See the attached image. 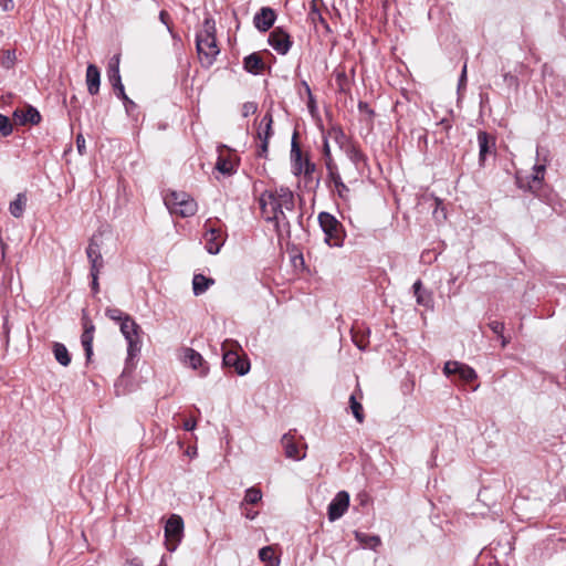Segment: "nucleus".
<instances>
[{"instance_id": "2f4dec72", "label": "nucleus", "mask_w": 566, "mask_h": 566, "mask_svg": "<svg viewBox=\"0 0 566 566\" xmlns=\"http://www.w3.org/2000/svg\"><path fill=\"white\" fill-rule=\"evenodd\" d=\"M355 537L360 544L369 548H376L380 544V538L378 536L356 532Z\"/></svg>"}, {"instance_id": "cd10ccee", "label": "nucleus", "mask_w": 566, "mask_h": 566, "mask_svg": "<svg viewBox=\"0 0 566 566\" xmlns=\"http://www.w3.org/2000/svg\"><path fill=\"white\" fill-rule=\"evenodd\" d=\"M53 354L55 359L64 367L69 366L71 363V356L69 354L67 348L61 343H54L53 345Z\"/></svg>"}, {"instance_id": "a18cd8bd", "label": "nucleus", "mask_w": 566, "mask_h": 566, "mask_svg": "<svg viewBox=\"0 0 566 566\" xmlns=\"http://www.w3.org/2000/svg\"><path fill=\"white\" fill-rule=\"evenodd\" d=\"M489 327L494 334L502 336L504 331V324L502 322L492 321L489 323Z\"/></svg>"}, {"instance_id": "c03bdc74", "label": "nucleus", "mask_w": 566, "mask_h": 566, "mask_svg": "<svg viewBox=\"0 0 566 566\" xmlns=\"http://www.w3.org/2000/svg\"><path fill=\"white\" fill-rule=\"evenodd\" d=\"M315 171V165L305 157L302 174L306 177H311Z\"/></svg>"}, {"instance_id": "423d86ee", "label": "nucleus", "mask_w": 566, "mask_h": 566, "mask_svg": "<svg viewBox=\"0 0 566 566\" xmlns=\"http://www.w3.org/2000/svg\"><path fill=\"white\" fill-rule=\"evenodd\" d=\"M119 328L124 337L128 343V356L134 357L140 349L139 331L140 327L134 321L132 316H127L123 322L119 323Z\"/></svg>"}, {"instance_id": "9d476101", "label": "nucleus", "mask_w": 566, "mask_h": 566, "mask_svg": "<svg viewBox=\"0 0 566 566\" xmlns=\"http://www.w3.org/2000/svg\"><path fill=\"white\" fill-rule=\"evenodd\" d=\"M272 123L273 118L270 113H266L261 119L259 129H258V138L260 139L258 155L260 157H266L269 149V138L272 135Z\"/></svg>"}, {"instance_id": "72a5a7b5", "label": "nucleus", "mask_w": 566, "mask_h": 566, "mask_svg": "<svg viewBox=\"0 0 566 566\" xmlns=\"http://www.w3.org/2000/svg\"><path fill=\"white\" fill-rule=\"evenodd\" d=\"M216 169L219 172L229 176V175H231L234 171V165H233V163L230 159L223 158V157H219L218 161L216 164Z\"/></svg>"}, {"instance_id": "2eb2a0df", "label": "nucleus", "mask_w": 566, "mask_h": 566, "mask_svg": "<svg viewBox=\"0 0 566 566\" xmlns=\"http://www.w3.org/2000/svg\"><path fill=\"white\" fill-rule=\"evenodd\" d=\"M275 20V11L270 7H262L254 15L253 23L259 31L266 32L273 27Z\"/></svg>"}, {"instance_id": "f704fd0d", "label": "nucleus", "mask_w": 566, "mask_h": 566, "mask_svg": "<svg viewBox=\"0 0 566 566\" xmlns=\"http://www.w3.org/2000/svg\"><path fill=\"white\" fill-rule=\"evenodd\" d=\"M350 409L356 420L361 423L364 421V411L360 402L356 400L354 395L349 398Z\"/></svg>"}, {"instance_id": "49530a36", "label": "nucleus", "mask_w": 566, "mask_h": 566, "mask_svg": "<svg viewBox=\"0 0 566 566\" xmlns=\"http://www.w3.org/2000/svg\"><path fill=\"white\" fill-rule=\"evenodd\" d=\"M159 20L167 27L168 31L172 33L171 27H170V15L167 11L161 10L159 13Z\"/></svg>"}, {"instance_id": "6e6d98bb", "label": "nucleus", "mask_w": 566, "mask_h": 566, "mask_svg": "<svg viewBox=\"0 0 566 566\" xmlns=\"http://www.w3.org/2000/svg\"><path fill=\"white\" fill-rule=\"evenodd\" d=\"M501 338V345L502 347H505L507 344H509V340L504 337V335L502 334V336H499Z\"/></svg>"}, {"instance_id": "de8ad7c7", "label": "nucleus", "mask_w": 566, "mask_h": 566, "mask_svg": "<svg viewBox=\"0 0 566 566\" xmlns=\"http://www.w3.org/2000/svg\"><path fill=\"white\" fill-rule=\"evenodd\" d=\"M76 146L80 154H84L85 150V139L82 134L76 136Z\"/></svg>"}, {"instance_id": "39448f33", "label": "nucleus", "mask_w": 566, "mask_h": 566, "mask_svg": "<svg viewBox=\"0 0 566 566\" xmlns=\"http://www.w3.org/2000/svg\"><path fill=\"white\" fill-rule=\"evenodd\" d=\"M319 226L325 234V242L331 247H339L343 243V227L340 222L328 212L318 214Z\"/></svg>"}, {"instance_id": "aec40b11", "label": "nucleus", "mask_w": 566, "mask_h": 566, "mask_svg": "<svg viewBox=\"0 0 566 566\" xmlns=\"http://www.w3.org/2000/svg\"><path fill=\"white\" fill-rule=\"evenodd\" d=\"M478 143H479V161L482 165L489 154L495 147V138L489 135L486 132L480 130L478 133Z\"/></svg>"}, {"instance_id": "c85d7f7f", "label": "nucleus", "mask_w": 566, "mask_h": 566, "mask_svg": "<svg viewBox=\"0 0 566 566\" xmlns=\"http://www.w3.org/2000/svg\"><path fill=\"white\" fill-rule=\"evenodd\" d=\"M262 500V492L260 489L252 486L245 491L244 499L240 504L244 509L248 504H258Z\"/></svg>"}, {"instance_id": "a211bd4d", "label": "nucleus", "mask_w": 566, "mask_h": 566, "mask_svg": "<svg viewBox=\"0 0 566 566\" xmlns=\"http://www.w3.org/2000/svg\"><path fill=\"white\" fill-rule=\"evenodd\" d=\"M282 447L284 449V453L286 458L293 459V460H302L305 458L306 453L305 451H302L297 443L295 442L294 436L292 434V431L285 433L281 439Z\"/></svg>"}, {"instance_id": "1a4fd4ad", "label": "nucleus", "mask_w": 566, "mask_h": 566, "mask_svg": "<svg viewBox=\"0 0 566 566\" xmlns=\"http://www.w3.org/2000/svg\"><path fill=\"white\" fill-rule=\"evenodd\" d=\"M206 233V249L210 254L219 253L221 247L224 243V237L221 229H217L212 226L210 220H207L205 223Z\"/></svg>"}, {"instance_id": "b1692460", "label": "nucleus", "mask_w": 566, "mask_h": 566, "mask_svg": "<svg viewBox=\"0 0 566 566\" xmlns=\"http://www.w3.org/2000/svg\"><path fill=\"white\" fill-rule=\"evenodd\" d=\"M214 284V280L207 277L203 274H195L192 279V291L196 296L203 294L211 285Z\"/></svg>"}, {"instance_id": "f03ea898", "label": "nucleus", "mask_w": 566, "mask_h": 566, "mask_svg": "<svg viewBox=\"0 0 566 566\" xmlns=\"http://www.w3.org/2000/svg\"><path fill=\"white\" fill-rule=\"evenodd\" d=\"M214 33L216 22L211 17H208L205 19L203 30L197 34L196 39L199 60L205 67H210L220 52Z\"/></svg>"}, {"instance_id": "864d4df0", "label": "nucleus", "mask_w": 566, "mask_h": 566, "mask_svg": "<svg viewBox=\"0 0 566 566\" xmlns=\"http://www.w3.org/2000/svg\"><path fill=\"white\" fill-rule=\"evenodd\" d=\"M465 78H467V65H464V67L462 70V74L460 77V85L465 82Z\"/></svg>"}, {"instance_id": "473e14b6", "label": "nucleus", "mask_w": 566, "mask_h": 566, "mask_svg": "<svg viewBox=\"0 0 566 566\" xmlns=\"http://www.w3.org/2000/svg\"><path fill=\"white\" fill-rule=\"evenodd\" d=\"M17 55L14 50H3L0 55V64L4 69H11L14 65Z\"/></svg>"}, {"instance_id": "603ef678", "label": "nucleus", "mask_w": 566, "mask_h": 566, "mask_svg": "<svg viewBox=\"0 0 566 566\" xmlns=\"http://www.w3.org/2000/svg\"><path fill=\"white\" fill-rule=\"evenodd\" d=\"M196 428V421L195 420H186L184 422V429L187 431H192Z\"/></svg>"}, {"instance_id": "9b49d317", "label": "nucleus", "mask_w": 566, "mask_h": 566, "mask_svg": "<svg viewBox=\"0 0 566 566\" xmlns=\"http://www.w3.org/2000/svg\"><path fill=\"white\" fill-rule=\"evenodd\" d=\"M349 506V494L346 491L338 492L328 505L327 515L331 522L342 517Z\"/></svg>"}, {"instance_id": "3c124183", "label": "nucleus", "mask_w": 566, "mask_h": 566, "mask_svg": "<svg viewBox=\"0 0 566 566\" xmlns=\"http://www.w3.org/2000/svg\"><path fill=\"white\" fill-rule=\"evenodd\" d=\"M241 510H242L243 515L248 520H254L258 516V512L256 511H252V510L248 509L247 506L244 509H241Z\"/></svg>"}, {"instance_id": "393cba45", "label": "nucleus", "mask_w": 566, "mask_h": 566, "mask_svg": "<svg viewBox=\"0 0 566 566\" xmlns=\"http://www.w3.org/2000/svg\"><path fill=\"white\" fill-rule=\"evenodd\" d=\"M243 64H244L245 71H248L249 73H252V74H259L264 69V62L258 53H252V54L248 55L244 59Z\"/></svg>"}, {"instance_id": "412c9836", "label": "nucleus", "mask_w": 566, "mask_h": 566, "mask_svg": "<svg viewBox=\"0 0 566 566\" xmlns=\"http://www.w3.org/2000/svg\"><path fill=\"white\" fill-rule=\"evenodd\" d=\"M304 159L305 158L303 157L302 150L296 140V134H294L293 139H292V145H291V163H292L293 174L295 176L302 175Z\"/></svg>"}, {"instance_id": "4be33fe9", "label": "nucleus", "mask_w": 566, "mask_h": 566, "mask_svg": "<svg viewBox=\"0 0 566 566\" xmlns=\"http://www.w3.org/2000/svg\"><path fill=\"white\" fill-rule=\"evenodd\" d=\"M101 73L96 65L88 64L86 69V85L91 95H96L99 91Z\"/></svg>"}, {"instance_id": "a19ab883", "label": "nucleus", "mask_w": 566, "mask_h": 566, "mask_svg": "<svg viewBox=\"0 0 566 566\" xmlns=\"http://www.w3.org/2000/svg\"><path fill=\"white\" fill-rule=\"evenodd\" d=\"M544 174H545V165H535L533 182L539 184L544 179Z\"/></svg>"}, {"instance_id": "7c9ffc66", "label": "nucleus", "mask_w": 566, "mask_h": 566, "mask_svg": "<svg viewBox=\"0 0 566 566\" xmlns=\"http://www.w3.org/2000/svg\"><path fill=\"white\" fill-rule=\"evenodd\" d=\"M260 559L268 566H279L280 562L274 556V549L272 546H265L259 551Z\"/></svg>"}, {"instance_id": "6e6552de", "label": "nucleus", "mask_w": 566, "mask_h": 566, "mask_svg": "<svg viewBox=\"0 0 566 566\" xmlns=\"http://www.w3.org/2000/svg\"><path fill=\"white\" fill-rule=\"evenodd\" d=\"M107 75L109 83L112 84L117 97L123 101H128V96L125 93L124 85L122 83L119 74V56L115 55L111 59L107 69Z\"/></svg>"}, {"instance_id": "5fc2aeb1", "label": "nucleus", "mask_w": 566, "mask_h": 566, "mask_svg": "<svg viewBox=\"0 0 566 566\" xmlns=\"http://www.w3.org/2000/svg\"><path fill=\"white\" fill-rule=\"evenodd\" d=\"M123 102L125 104V107H126L127 112H129L130 107L135 106V103L132 99H129V98H128V101H123Z\"/></svg>"}, {"instance_id": "0eeeda50", "label": "nucleus", "mask_w": 566, "mask_h": 566, "mask_svg": "<svg viewBox=\"0 0 566 566\" xmlns=\"http://www.w3.org/2000/svg\"><path fill=\"white\" fill-rule=\"evenodd\" d=\"M184 536V521L177 515L172 514L165 525V537L167 549L172 552L177 548Z\"/></svg>"}, {"instance_id": "ddd939ff", "label": "nucleus", "mask_w": 566, "mask_h": 566, "mask_svg": "<svg viewBox=\"0 0 566 566\" xmlns=\"http://www.w3.org/2000/svg\"><path fill=\"white\" fill-rule=\"evenodd\" d=\"M443 371L447 376L458 374L459 377L467 382H470L478 377L473 368L455 360L447 361L444 364Z\"/></svg>"}, {"instance_id": "6ab92c4d", "label": "nucleus", "mask_w": 566, "mask_h": 566, "mask_svg": "<svg viewBox=\"0 0 566 566\" xmlns=\"http://www.w3.org/2000/svg\"><path fill=\"white\" fill-rule=\"evenodd\" d=\"M13 120L18 125H25L28 123L36 125L41 120V115L36 108L28 106L23 109H15L13 113Z\"/></svg>"}, {"instance_id": "09e8293b", "label": "nucleus", "mask_w": 566, "mask_h": 566, "mask_svg": "<svg viewBox=\"0 0 566 566\" xmlns=\"http://www.w3.org/2000/svg\"><path fill=\"white\" fill-rule=\"evenodd\" d=\"M0 7L3 11H11L14 8L13 0H0Z\"/></svg>"}, {"instance_id": "c9c22d12", "label": "nucleus", "mask_w": 566, "mask_h": 566, "mask_svg": "<svg viewBox=\"0 0 566 566\" xmlns=\"http://www.w3.org/2000/svg\"><path fill=\"white\" fill-rule=\"evenodd\" d=\"M348 157H349V160H350V165L354 166V168L356 170L359 169V166L361 164H364L365 161V157L363 155V153L356 148H352L349 151H348Z\"/></svg>"}, {"instance_id": "8fccbe9b", "label": "nucleus", "mask_w": 566, "mask_h": 566, "mask_svg": "<svg viewBox=\"0 0 566 566\" xmlns=\"http://www.w3.org/2000/svg\"><path fill=\"white\" fill-rule=\"evenodd\" d=\"M98 275H99V273L91 272L92 290L94 291V293L98 292Z\"/></svg>"}, {"instance_id": "dca6fc26", "label": "nucleus", "mask_w": 566, "mask_h": 566, "mask_svg": "<svg viewBox=\"0 0 566 566\" xmlns=\"http://www.w3.org/2000/svg\"><path fill=\"white\" fill-rule=\"evenodd\" d=\"M86 255L91 264V272L101 273L104 266V260L101 253V244L96 241V237L90 240L86 248Z\"/></svg>"}, {"instance_id": "ea45409f", "label": "nucleus", "mask_w": 566, "mask_h": 566, "mask_svg": "<svg viewBox=\"0 0 566 566\" xmlns=\"http://www.w3.org/2000/svg\"><path fill=\"white\" fill-rule=\"evenodd\" d=\"M258 109V105L254 102H247L242 105V116L248 117L253 115Z\"/></svg>"}, {"instance_id": "58836bf2", "label": "nucleus", "mask_w": 566, "mask_h": 566, "mask_svg": "<svg viewBox=\"0 0 566 566\" xmlns=\"http://www.w3.org/2000/svg\"><path fill=\"white\" fill-rule=\"evenodd\" d=\"M422 283L420 280L416 281L413 284V292L417 297L418 304L427 305V302L424 300V296L421 292Z\"/></svg>"}, {"instance_id": "4c0bfd02", "label": "nucleus", "mask_w": 566, "mask_h": 566, "mask_svg": "<svg viewBox=\"0 0 566 566\" xmlns=\"http://www.w3.org/2000/svg\"><path fill=\"white\" fill-rule=\"evenodd\" d=\"M105 314L109 319L118 323L123 322L124 318L128 316V314L124 313L118 308H106Z\"/></svg>"}, {"instance_id": "37998d69", "label": "nucleus", "mask_w": 566, "mask_h": 566, "mask_svg": "<svg viewBox=\"0 0 566 566\" xmlns=\"http://www.w3.org/2000/svg\"><path fill=\"white\" fill-rule=\"evenodd\" d=\"M344 176L348 182L355 181L357 180V170L352 165L344 167Z\"/></svg>"}, {"instance_id": "a878e982", "label": "nucleus", "mask_w": 566, "mask_h": 566, "mask_svg": "<svg viewBox=\"0 0 566 566\" xmlns=\"http://www.w3.org/2000/svg\"><path fill=\"white\" fill-rule=\"evenodd\" d=\"M27 201L25 193H18L17 198L9 206L10 213L14 218H21L27 207Z\"/></svg>"}, {"instance_id": "20e7f679", "label": "nucleus", "mask_w": 566, "mask_h": 566, "mask_svg": "<svg viewBox=\"0 0 566 566\" xmlns=\"http://www.w3.org/2000/svg\"><path fill=\"white\" fill-rule=\"evenodd\" d=\"M241 346L233 340H226L222 344L223 364L227 367H233L238 375H245L250 370V363L245 356H241Z\"/></svg>"}, {"instance_id": "79ce46f5", "label": "nucleus", "mask_w": 566, "mask_h": 566, "mask_svg": "<svg viewBox=\"0 0 566 566\" xmlns=\"http://www.w3.org/2000/svg\"><path fill=\"white\" fill-rule=\"evenodd\" d=\"M323 154L325 158V165L327 166L328 163L335 164L333 161L332 155H331V143L327 139H323Z\"/></svg>"}, {"instance_id": "bb28decb", "label": "nucleus", "mask_w": 566, "mask_h": 566, "mask_svg": "<svg viewBox=\"0 0 566 566\" xmlns=\"http://www.w3.org/2000/svg\"><path fill=\"white\" fill-rule=\"evenodd\" d=\"M323 139H327L329 143L334 142L337 146L342 147L345 143L346 136L339 127L333 126L324 133Z\"/></svg>"}, {"instance_id": "f3484780", "label": "nucleus", "mask_w": 566, "mask_h": 566, "mask_svg": "<svg viewBox=\"0 0 566 566\" xmlns=\"http://www.w3.org/2000/svg\"><path fill=\"white\" fill-rule=\"evenodd\" d=\"M326 169H327L328 180L333 184L338 197L346 200L349 195V188L343 181L342 176L337 171V166L335 164L328 163Z\"/></svg>"}, {"instance_id": "5701e85b", "label": "nucleus", "mask_w": 566, "mask_h": 566, "mask_svg": "<svg viewBox=\"0 0 566 566\" xmlns=\"http://www.w3.org/2000/svg\"><path fill=\"white\" fill-rule=\"evenodd\" d=\"M94 329H95V327L91 322L84 323V331L81 336V343H82V346L84 347L85 355H86L87 359L91 358L92 353H93L92 344H93Z\"/></svg>"}, {"instance_id": "c756f323", "label": "nucleus", "mask_w": 566, "mask_h": 566, "mask_svg": "<svg viewBox=\"0 0 566 566\" xmlns=\"http://www.w3.org/2000/svg\"><path fill=\"white\" fill-rule=\"evenodd\" d=\"M308 17L314 24H321L325 30L329 31V25L319 12L316 0L312 1Z\"/></svg>"}, {"instance_id": "f257e3e1", "label": "nucleus", "mask_w": 566, "mask_h": 566, "mask_svg": "<svg viewBox=\"0 0 566 566\" xmlns=\"http://www.w3.org/2000/svg\"><path fill=\"white\" fill-rule=\"evenodd\" d=\"M259 206L264 219L274 222L279 231L281 224L289 226L285 211H293L294 195L285 187L268 189L261 193Z\"/></svg>"}, {"instance_id": "e433bc0d", "label": "nucleus", "mask_w": 566, "mask_h": 566, "mask_svg": "<svg viewBox=\"0 0 566 566\" xmlns=\"http://www.w3.org/2000/svg\"><path fill=\"white\" fill-rule=\"evenodd\" d=\"M13 127L9 117L0 114V137H7L12 134Z\"/></svg>"}, {"instance_id": "f8f14e48", "label": "nucleus", "mask_w": 566, "mask_h": 566, "mask_svg": "<svg viewBox=\"0 0 566 566\" xmlns=\"http://www.w3.org/2000/svg\"><path fill=\"white\" fill-rule=\"evenodd\" d=\"M269 44L279 53L286 54L291 46L292 41L287 32L282 28H275L269 35Z\"/></svg>"}, {"instance_id": "7ed1b4c3", "label": "nucleus", "mask_w": 566, "mask_h": 566, "mask_svg": "<svg viewBox=\"0 0 566 566\" xmlns=\"http://www.w3.org/2000/svg\"><path fill=\"white\" fill-rule=\"evenodd\" d=\"M164 202L171 214L187 218L193 216L198 206L197 202L184 191H170L164 197Z\"/></svg>"}, {"instance_id": "4d7b16f0", "label": "nucleus", "mask_w": 566, "mask_h": 566, "mask_svg": "<svg viewBox=\"0 0 566 566\" xmlns=\"http://www.w3.org/2000/svg\"><path fill=\"white\" fill-rule=\"evenodd\" d=\"M504 80L505 81H512V82L516 81V78L513 75L509 74V73L504 75Z\"/></svg>"}, {"instance_id": "4468645a", "label": "nucleus", "mask_w": 566, "mask_h": 566, "mask_svg": "<svg viewBox=\"0 0 566 566\" xmlns=\"http://www.w3.org/2000/svg\"><path fill=\"white\" fill-rule=\"evenodd\" d=\"M182 361L185 365L191 367L197 370L200 368V376H206L208 374V366L203 360L202 356L196 352L193 348L186 347L182 349Z\"/></svg>"}]
</instances>
